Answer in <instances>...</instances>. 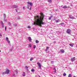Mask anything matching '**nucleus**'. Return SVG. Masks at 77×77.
I'll return each instance as SVG.
<instances>
[{"instance_id":"obj_50","label":"nucleus","mask_w":77,"mask_h":77,"mask_svg":"<svg viewBox=\"0 0 77 77\" xmlns=\"http://www.w3.org/2000/svg\"><path fill=\"white\" fill-rule=\"evenodd\" d=\"M28 40H29V37H28Z\"/></svg>"},{"instance_id":"obj_34","label":"nucleus","mask_w":77,"mask_h":77,"mask_svg":"<svg viewBox=\"0 0 77 77\" xmlns=\"http://www.w3.org/2000/svg\"><path fill=\"white\" fill-rule=\"evenodd\" d=\"M6 74V72L2 73V75H4V74Z\"/></svg>"},{"instance_id":"obj_19","label":"nucleus","mask_w":77,"mask_h":77,"mask_svg":"<svg viewBox=\"0 0 77 77\" xmlns=\"http://www.w3.org/2000/svg\"><path fill=\"white\" fill-rule=\"evenodd\" d=\"M35 42H36V44H38V43H39V41H38V40H36L35 41Z\"/></svg>"},{"instance_id":"obj_2","label":"nucleus","mask_w":77,"mask_h":77,"mask_svg":"<svg viewBox=\"0 0 77 77\" xmlns=\"http://www.w3.org/2000/svg\"><path fill=\"white\" fill-rule=\"evenodd\" d=\"M37 64L38 65V66L39 68V69H41V63L39 62H38L37 63Z\"/></svg>"},{"instance_id":"obj_32","label":"nucleus","mask_w":77,"mask_h":77,"mask_svg":"<svg viewBox=\"0 0 77 77\" xmlns=\"http://www.w3.org/2000/svg\"><path fill=\"white\" fill-rule=\"evenodd\" d=\"M11 24V23L10 22L8 23V25L10 26Z\"/></svg>"},{"instance_id":"obj_28","label":"nucleus","mask_w":77,"mask_h":77,"mask_svg":"<svg viewBox=\"0 0 77 77\" xmlns=\"http://www.w3.org/2000/svg\"><path fill=\"white\" fill-rule=\"evenodd\" d=\"M60 25H62V26H63V24H64V23H60Z\"/></svg>"},{"instance_id":"obj_47","label":"nucleus","mask_w":77,"mask_h":77,"mask_svg":"<svg viewBox=\"0 0 77 77\" xmlns=\"http://www.w3.org/2000/svg\"><path fill=\"white\" fill-rule=\"evenodd\" d=\"M54 42V43H56V41H54V42Z\"/></svg>"},{"instance_id":"obj_24","label":"nucleus","mask_w":77,"mask_h":77,"mask_svg":"<svg viewBox=\"0 0 77 77\" xmlns=\"http://www.w3.org/2000/svg\"><path fill=\"white\" fill-rule=\"evenodd\" d=\"M63 76H66V73H64L63 74Z\"/></svg>"},{"instance_id":"obj_3","label":"nucleus","mask_w":77,"mask_h":77,"mask_svg":"<svg viewBox=\"0 0 77 77\" xmlns=\"http://www.w3.org/2000/svg\"><path fill=\"white\" fill-rule=\"evenodd\" d=\"M71 30H70L69 29H67V31H66V33H68V34H71Z\"/></svg>"},{"instance_id":"obj_14","label":"nucleus","mask_w":77,"mask_h":77,"mask_svg":"<svg viewBox=\"0 0 77 77\" xmlns=\"http://www.w3.org/2000/svg\"><path fill=\"white\" fill-rule=\"evenodd\" d=\"M67 8L68 7H66V5L64 6L62 8H63V9H65L66 8Z\"/></svg>"},{"instance_id":"obj_46","label":"nucleus","mask_w":77,"mask_h":77,"mask_svg":"<svg viewBox=\"0 0 77 77\" xmlns=\"http://www.w3.org/2000/svg\"><path fill=\"white\" fill-rule=\"evenodd\" d=\"M48 50V49H46V50H45V51H47Z\"/></svg>"},{"instance_id":"obj_53","label":"nucleus","mask_w":77,"mask_h":77,"mask_svg":"<svg viewBox=\"0 0 77 77\" xmlns=\"http://www.w3.org/2000/svg\"><path fill=\"white\" fill-rule=\"evenodd\" d=\"M1 50H0V52H1Z\"/></svg>"},{"instance_id":"obj_20","label":"nucleus","mask_w":77,"mask_h":77,"mask_svg":"<svg viewBox=\"0 0 77 77\" xmlns=\"http://www.w3.org/2000/svg\"><path fill=\"white\" fill-rule=\"evenodd\" d=\"M55 21H56V23H59V21H60V20H56Z\"/></svg>"},{"instance_id":"obj_22","label":"nucleus","mask_w":77,"mask_h":77,"mask_svg":"<svg viewBox=\"0 0 77 77\" xmlns=\"http://www.w3.org/2000/svg\"><path fill=\"white\" fill-rule=\"evenodd\" d=\"M69 45H70V46H71V47H73V45L72 44H69Z\"/></svg>"},{"instance_id":"obj_36","label":"nucleus","mask_w":77,"mask_h":77,"mask_svg":"<svg viewBox=\"0 0 77 77\" xmlns=\"http://www.w3.org/2000/svg\"><path fill=\"white\" fill-rule=\"evenodd\" d=\"M49 48H50V47H46V49H47V50H48V49H49Z\"/></svg>"},{"instance_id":"obj_33","label":"nucleus","mask_w":77,"mask_h":77,"mask_svg":"<svg viewBox=\"0 0 77 77\" xmlns=\"http://www.w3.org/2000/svg\"><path fill=\"white\" fill-rule=\"evenodd\" d=\"M7 42H8V43L10 44V41H9V40H8L7 41Z\"/></svg>"},{"instance_id":"obj_7","label":"nucleus","mask_w":77,"mask_h":77,"mask_svg":"<svg viewBox=\"0 0 77 77\" xmlns=\"http://www.w3.org/2000/svg\"><path fill=\"white\" fill-rule=\"evenodd\" d=\"M71 60H72V62H74L75 60V57H74L72 58H71Z\"/></svg>"},{"instance_id":"obj_5","label":"nucleus","mask_w":77,"mask_h":77,"mask_svg":"<svg viewBox=\"0 0 77 77\" xmlns=\"http://www.w3.org/2000/svg\"><path fill=\"white\" fill-rule=\"evenodd\" d=\"M29 7H33V3L32 2H29Z\"/></svg>"},{"instance_id":"obj_27","label":"nucleus","mask_w":77,"mask_h":77,"mask_svg":"<svg viewBox=\"0 0 77 77\" xmlns=\"http://www.w3.org/2000/svg\"><path fill=\"white\" fill-rule=\"evenodd\" d=\"M31 71L32 72H34V71H35V70L34 69H31Z\"/></svg>"},{"instance_id":"obj_30","label":"nucleus","mask_w":77,"mask_h":77,"mask_svg":"<svg viewBox=\"0 0 77 77\" xmlns=\"http://www.w3.org/2000/svg\"><path fill=\"white\" fill-rule=\"evenodd\" d=\"M14 26L15 27H16V26H17V23H15V24H14Z\"/></svg>"},{"instance_id":"obj_52","label":"nucleus","mask_w":77,"mask_h":77,"mask_svg":"<svg viewBox=\"0 0 77 77\" xmlns=\"http://www.w3.org/2000/svg\"><path fill=\"white\" fill-rule=\"evenodd\" d=\"M16 71H18V70H16Z\"/></svg>"},{"instance_id":"obj_38","label":"nucleus","mask_w":77,"mask_h":77,"mask_svg":"<svg viewBox=\"0 0 77 77\" xmlns=\"http://www.w3.org/2000/svg\"><path fill=\"white\" fill-rule=\"evenodd\" d=\"M53 63H54V61H51V63L53 64Z\"/></svg>"},{"instance_id":"obj_21","label":"nucleus","mask_w":77,"mask_h":77,"mask_svg":"<svg viewBox=\"0 0 77 77\" xmlns=\"http://www.w3.org/2000/svg\"><path fill=\"white\" fill-rule=\"evenodd\" d=\"M52 0H48V2L49 3H51L52 1H51Z\"/></svg>"},{"instance_id":"obj_4","label":"nucleus","mask_w":77,"mask_h":77,"mask_svg":"<svg viewBox=\"0 0 77 77\" xmlns=\"http://www.w3.org/2000/svg\"><path fill=\"white\" fill-rule=\"evenodd\" d=\"M69 17L70 18V19H75V18L73 16H71V15H69Z\"/></svg>"},{"instance_id":"obj_11","label":"nucleus","mask_w":77,"mask_h":77,"mask_svg":"<svg viewBox=\"0 0 77 77\" xmlns=\"http://www.w3.org/2000/svg\"><path fill=\"white\" fill-rule=\"evenodd\" d=\"M22 75H23V77H25V76H26V75H25V72H23Z\"/></svg>"},{"instance_id":"obj_18","label":"nucleus","mask_w":77,"mask_h":77,"mask_svg":"<svg viewBox=\"0 0 77 77\" xmlns=\"http://www.w3.org/2000/svg\"><path fill=\"white\" fill-rule=\"evenodd\" d=\"M34 60V58L33 57H31L30 59V61H32V60Z\"/></svg>"},{"instance_id":"obj_1","label":"nucleus","mask_w":77,"mask_h":77,"mask_svg":"<svg viewBox=\"0 0 77 77\" xmlns=\"http://www.w3.org/2000/svg\"><path fill=\"white\" fill-rule=\"evenodd\" d=\"M41 15L42 16L39 17L38 16H35V21H36V23H35V24L36 25H38V26H42V25H44L45 24V23L43 22H42V20H44V15L43 13H41Z\"/></svg>"},{"instance_id":"obj_26","label":"nucleus","mask_w":77,"mask_h":77,"mask_svg":"<svg viewBox=\"0 0 77 77\" xmlns=\"http://www.w3.org/2000/svg\"><path fill=\"white\" fill-rule=\"evenodd\" d=\"M6 39L7 41L9 40V38L8 37L6 38Z\"/></svg>"},{"instance_id":"obj_17","label":"nucleus","mask_w":77,"mask_h":77,"mask_svg":"<svg viewBox=\"0 0 77 77\" xmlns=\"http://www.w3.org/2000/svg\"><path fill=\"white\" fill-rule=\"evenodd\" d=\"M29 42H32V38L30 37H29Z\"/></svg>"},{"instance_id":"obj_13","label":"nucleus","mask_w":77,"mask_h":77,"mask_svg":"<svg viewBox=\"0 0 77 77\" xmlns=\"http://www.w3.org/2000/svg\"><path fill=\"white\" fill-rule=\"evenodd\" d=\"M53 17V15H51L50 17L48 19V20H51V18H52Z\"/></svg>"},{"instance_id":"obj_41","label":"nucleus","mask_w":77,"mask_h":77,"mask_svg":"<svg viewBox=\"0 0 77 77\" xmlns=\"http://www.w3.org/2000/svg\"><path fill=\"white\" fill-rule=\"evenodd\" d=\"M56 18L54 17V19H53V20H54H54H56Z\"/></svg>"},{"instance_id":"obj_39","label":"nucleus","mask_w":77,"mask_h":77,"mask_svg":"<svg viewBox=\"0 0 77 77\" xmlns=\"http://www.w3.org/2000/svg\"><path fill=\"white\" fill-rule=\"evenodd\" d=\"M29 10H30V11H31V10H32V7H30L29 8Z\"/></svg>"},{"instance_id":"obj_25","label":"nucleus","mask_w":77,"mask_h":77,"mask_svg":"<svg viewBox=\"0 0 77 77\" xmlns=\"http://www.w3.org/2000/svg\"><path fill=\"white\" fill-rule=\"evenodd\" d=\"M68 77H72V76L71 75V74H69L68 76Z\"/></svg>"},{"instance_id":"obj_23","label":"nucleus","mask_w":77,"mask_h":77,"mask_svg":"<svg viewBox=\"0 0 77 77\" xmlns=\"http://www.w3.org/2000/svg\"><path fill=\"white\" fill-rule=\"evenodd\" d=\"M4 21L5 22H7V20L6 19H4Z\"/></svg>"},{"instance_id":"obj_8","label":"nucleus","mask_w":77,"mask_h":77,"mask_svg":"<svg viewBox=\"0 0 77 77\" xmlns=\"http://www.w3.org/2000/svg\"><path fill=\"white\" fill-rule=\"evenodd\" d=\"M17 5H14L11 7L12 8H17Z\"/></svg>"},{"instance_id":"obj_12","label":"nucleus","mask_w":77,"mask_h":77,"mask_svg":"<svg viewBox=\"0 0 77 77\" xmlns=\"http://www.w3.org/2000/svg\"><path fill=\"white\" fill-rule=\"evenodd\" d=\"M1 23L2 25V27H4V24L3 23L2 21H1Z\"/></svg>"},{"instance_id":"obj_15","label":"nucleus","mask_w":77,"mask_h":77,"mask_svg":"<svg viewBox=\"0 0 77 77\" xmlns=\"http://www.w3.org/2000/svg\"><path fill=\"white\" fill-rule=\"evenodd\" d=\"M25 68L26 69H27L28 71H29V69H28L29 68V67L26 66H25Z\"/></svg>"},{"instance_id":"obj_6","label":"nucleus","mask_w":77,"mask_h":77,"mask_svg":"<svg viewBox=\"0 0 77 77\" xmlns=\"http://www.w3.org/2000/svg\"><path fill=\"white\" fill-rule=\"evenodd\" d=\"M6 74H9V70L7 69L5 71Z\"/></svg>"},{"instance_id":"obj_48","label":"nucleus","mask_w":77,"mask_h":77,"mask_svg":"<svg viewBox=\"0 0 77 77\" xmlns=\"http://www.w3.org/2000/svg\"><path fill=\"white\" fill-rule=\"evenodd\" d=\"M31 27L30 26H29V29H30Z\"/></svg>"},{"instance_id":"obj_9","label":"nucleus","mask_w":77,"mask_h":77,"mask_svg":"<svg viewBox=\"0 0 77 77\" xmlns=\"http://www.w3.org/2000/svg\"><path fill=\"white\" fill-rule=\"evenodd\" d=\"M60 51L62 53H64L65 51L63 49H61L60 50Z\"/></svg>"},{"instance_id":"obj_43","label":"nucleus","mask_w":77,"mask_h":77,"mask_svg":"<svg viewBox=\"0 0 77 77\" xmlns=\"http://www.w3.org/2000/svg\"><path fill=\"white\" fill-rule=\"evenodd\" d=\"M19 20V19H20V17H18L17 18Z\"/></svg>"},{"instance_id":"obj_49","label":"nucleus","mask_w":77,"mask_h":77,"mask_svg":"<svg viewBox=\"0 0 77 77\" xmlns=\"http://www.w3.org/2000/svg\"><path fill=\"white\" fill-rule=\"evenodd\" d=\"M28 29H29V26H28Z\"/></svg>"},{"instance_id":"obj_51","label":"nucleus","mask_w":77,"mask_h":77,"mask_svg":"<svg viewBox=\"0 0 77 77\" xmlns=\"http://www.w3.org/2000/svg\"><path fill=\"white\" fill-rule=\"evenodd\" d=\"M16 74H18V72H16Z\"/></svg>"},{"instance_id":"obj_40","label":"nucleus","mask_w":77,"mask_h":77,"mask_svg":"<svg viewBox=\"0 0 77 77\" xmlns=\"http://www.w3.org/2000/svg\"><path fill=\"white\" fill-rule=\"evenodd\" d=\"M29 47H32V45H31V44H29Z\"/></svg>"},{"instance_id":"obj_54","label":"nucleus","mask_w":77,"mask_h":77,"mask_svg":"<svg viewBox=\"0 0 77 77\" xmlns=\"http://www.w3.org/2000/svg\"><path fill=\"white\" fill-rule=\"evenodd\" d=\"M73 77H75V76H73Z\"/></svg>"},{"instance_id":"obj_10","label":"nucleus","mask_w":77,"mask_h":77,"mask_svg":"<svg viewBox=\"0 0 77 77\" xmlns=\"http://www.w3.org/2000/svg\"><path fill=\"white\" fill-rule=\"evenodd\" d=\"M28 5L27 6V9H29V2H28L27 3Z\"/></svg>"},{"instance_id":"obj_42","label":"nucleus","mask_w":77,"mask_h":77,"mask_svg":"<svg viewBox=\"0 0 77 77\" xmlns=\"http://www.w3.org/2000/svg\"><path fill=\"white\" fill-rule=\"evenodd\" d=\"M5 31H6V26L5 28Z\"/></svg>"},{"instance_id":"obj_35","label":"nucleus","mask_w":77,"mask_h":77,"mask_svg":"<svg viewBox=\"0 0 77 77\" xmlns=\"http://www.w3.org/2000/svg\"><path fill=\"white\" fill-rule=\"evenodd\" d=\"M23 10H25V9H26V8H25V7H23Z\"/></svg>"},{"instance_id":"obj_45","label":"nucleus","mask_w":77,"mask_h":77,"mask_svg":"<svg viewBox=\"0 0 77 77\" xmlns=\"http://www.w3.org/2000/svg\"><path fill=\"white\" fill-rule=\"evenodd\" d=\"M15 11H16V12H17V9H16Z\"/></svg>"},{"instance_id":"obj_37","label":"nucleus","mask_w":77,"mask_h":77,"mask_svg":"<svg viewBox=\"0 0 77 77\" xmlns=\"http://www.w3.org/2000/svg\"><path fill=\"white\" fill-rule=\"evenodd\" d=\"M13 49H11L9 51H12Z\"/></svg>"},{"instance_id":"obj_31","label":"nucleus","mask_w":77,"mask_h":77,"mask_svg":"<svg viewBox=\"0 0 77 77\" xmlns=\"http://www.w3.org/2000/svg\"><path fill=\"white\" fill-rule=\"evenodd\" d=\"M54 69L55 70V72H56V68H55V67H54Z\"/></svg>"},{"instance_id":"obj_16","label":"nucleus","mask_w":77,"mask_h":77,"mask_svg":"<svg viewBox=\"0 0 77 77\" xmlns=\"http://www.w3.org/2000/svg\"><path fill=\"white\" fill-rule=\"evenodd\" d=\"M4 15V19H6V14H3Z\"/></svg>"},{"instance_id":"obj_44","label":"nucleus","mask_w":77,"mask_h":77,"mask_svg":"<svg viewBox=\"0 0 77 77\" xmlns=\"http://www.w3.org/2000/svg\"><path fill=\"white\" fill-rule=\"evenodd\" d=\"M0 36H2V34L0 33Z\"/></svg>"},{"instance_id":"obj_29","label":"nucleus","mask_w":77,"mask_h":77,"mask_svg":"<svg viewBox=\"0 0 77 77\" xmlns=\"http://www.w3.org/2000/svg\"><path fill=\"white\" fill-rule=\"evenodd\" d=\"M36 45H34L33 46V48L34 49H35V48H36Z\"/></svg>"}]
</instances>
